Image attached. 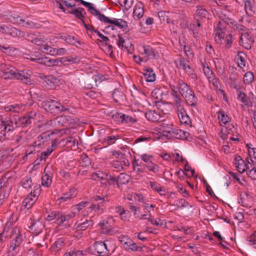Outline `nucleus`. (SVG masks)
Returning a JSON list of instances; mask_svg holds the SVG:
<instances>
[{
  "instance_id": "obj_13",
  "label": "nucleus",
  "mask_w": 256,
  "mask_h": 256,
  "mask_svg": "<svg viewBox=\"0 0 256 256\" xmlns=\"http://www.w3.org/2000/svg\"><path fill=\"white\" fill-rule=\"evenodd\" d=\"M104 79L105 78L102 74H98L94 75L92 78V84H86L84 87L90 89L94 86H98V84L101 83Z\"/></svg>"
},
{
  "instance_id": "obj_16",
  "label": "nucleus",
  "mask_w": 256,
  "mask_h": 256,
  "mask_svg": "<svg viewBox=\"0 0 256 256\" xmlns=\"http://www.w3.org/2000/svg\"><path fill=\"white\" fill-rule=\"evenodd\" d=\"M234 161L236 169L239 172L242 173L246 170V164L240 156L236 155Z\"/></svg>"
},
{
  "instance_id": "obj_27",
  "label": "nucleus",
  "mask_w": 256,
  "mask_h": 256,
  "mask_svg": "<svg viewBox=\"0 0 256 256\" xmlns=\"http://www.w3.org/2000/svg\"><path fill=\"white\" fill-rule=\"evenodd\" d=\"M75 216V213L71 212L70 214H60V215L57 219V224L59 225L62 224L64 222L68 221L70 218H74Z\"/></svg>"
},
{
  "instance_id": "obj_11",
  "label": "nucleus",
  "mask_w": 256,
  "mask_h": 256,
  "mask_svg": "<svg viewBox=\"0 0 256 256\" xmlns=\"http://www.w3.org/2000/svg\"><path fill=\"white\" fill-rule=\"evenodd\" d=\"M36 113L31 112L25 116L19 118V123L22 127H26L30 126L32 120H34Z\"/></svg>"
},
{
  "instance_id": "obj_18",
  "label": "nucleus",
  "mask_w": 256,
  "mask_h": 256,
  "mask_svg": "<svg viewBox=\"0 0 256 256\" xmlns=\"http://www.w3.org/2000/svg\"><path fill=\"white\" fill-rule=\"evenodd\" d=\"M60 38L66 41L67 43L75 46H78V45H80L82 42L76 39V38L72 36L67 34H62L60 36Z\"/></svg>"
},
{
  "instance_id": "obj_26",
  "label": "nucleus",
  "mask_w": 256,
  "mask_h": 256,
  "mask_svg": "<svg viewBox=\"0 0 256 256\" xmlns=\"http://www.w3.org/2000/svg\"><path fill=\"white\" fill-rule=\"evenodd\" d=\"M170 14V13L169 12L160 11L158 12V16L162 22H166L168 24L172 22L174 24V20H172L171 18H170L169 16Z\"/></svg>"
},
{
  "instance_id": "obj_38",
  "label": "nucleus",
  "mask_w": 256,
  "mask_h": 256,
  "mask_svg": "<svg viewBox=\"0 0 256 256\" xmlns=\"http://www.w3.org/2000/svg\"><path fill=\"white\" fill-rule=\"evenodd\" d=\"M144 53L146 54L148 58L153 59L156 57L155 50L150 46H144Z\"/></svg>"
},
{
  "instance_id": "obj_19",
  "label": "nucleus",
  "mask_w": 256,
  "mask_h": 256,
  "mask_svg": "<svg viewBox=\"0 0 256 256\" xmlns=\"http://www.w3.org/2000/svg\"><path fill=\"white\" fill-rule=\"evenodd\" d=\"M143 74L147 82H154L156 79V76L152 68H146Z\"/></svg>"
},
{
  "instance_id": "obj_48",
  "label": "nucleus",
  "mask_w": 256,
  "mask_h": 256,
  "mask_svg": "<svg viewBox=\"0 0 256 256\" xmlns=\"http://www.w3.org/2000/svg\"><path fill=\"white\" fill-rule=\"evenodd\" d=\"M245 3V10L246 13L250 16H252L254 14V11L252 10V4L254 2L247 1Z\"/></svg>"
},
{
  "instance_id": "obj_17",
  "label": "nucleus",
  "mask_w": 256,
  "mask_h": 256,
  "mask_svg": "<svg viewBox=\"0 0 256 256\" xmlns=\"http://www.w3.org/2000/svg\"><path fill=\"white\" fill-rule=\"evenodd\" d=\"M44 227V226L42 223L39 220H37L32 222L29 226V228L32 231V233L37 235L42 232Z\"/></svg>"
},
{
  "instance_id": "obj_32",
  "label": "nucleus",
  "mask_w": 256,
  "mask_h": 256,
  "mask_svg": "<svg viewBox=\"0 0 256 256\" xmlns=\"http://www.w3.org/2000/svg\"><path fill=\"white\" fill-rule=\"evenodd\" d=\"M66 116H57L54 120H50L48 123L50 124H54V125L58 126H64L65 124H66Z\"/></svg>"
},
{
  "instance_id": "obj_53",
  "label": "nucleus",
  "mask_w": 256,
  "mask_h": 256,
  "mask_svg": "<svg viewBox=\"0 0 256 256\" xmlns=\"http://www.w3.org/2000/svg\"><path fill=\"white\" fill-rule=\"evenodd\" d=\"M112 118L116 122L122 123V121L124 118V114L122 112H116L112 114Z\"/></svg>"
},
{
  "instance_id": "obj_60",
  "label": "nucleus",
  "mask_w": 256,
  "mask_h": 256,
  "mask_svg": "<svg viewBox=\"0 0 256 256\" xmlns=\"http://www.w3.org/2000/svg\"><path fill=\"white\" fill-rule=\"evenodd\" d=\"M203 71L206 76H207L208 79L212 78L211 76L212 75L213 72L210 70L208 66H206L203 64Z\"/></svg>"
},
{
  "instance_id": "obj_46",
  "label": "nucleus",
  "mask_w": 256,
  "mask_h": 256,
  "mask_svg": "<svg viewBox=\"0 0 256 256\" xmlns=\"http://www.w3.org/2000/svg\"><path fill=\"white\" fill-rule=\"evenodd\" d=\"M254 80V74L251 72H248L245 74L244 76V82L245 84H251Z\"/></svg>"
},
{
  "instance_id": "obj_24",
  "label": "nucleus",
  "mask_w": 256,
  "mask_h": 256,
  "mask_svg": "<svg viewBox=\"0 0 256 256\" xmlns=\"http://www.w3.org/2000/svg\"><path fill=\"white\" fill-rule=\"evenodd\" d=\"M145 116L149 120L154 122H158L160 118V114L155 110H150L146 112L145 114Z\"/></svg>"
},
{
  "instance_id": "obj_57",
  "label": "nucleus",
  "mask_w": 256,
  "mask_h": 256,
  "mask_svg": "<svg viewBox=\"0 0 256 256\" xmlns=\"http://www.w3.org/2000/svg\"><path fill=\"white\" fill-rule=\"evenodd\" d=\"M93 179L96 180V178L94 176H96V178H100V180H106V178L108 176V173H104L100 171H98L97 172L92 174Z\"/></svg>"
},
{
  "instance_id": "obj_44",
  "label": "nucleus",
  "mask_w": 256,
  "mask_h": 256,
  "mask_svg": "<svg viewBox=\"0 0 256 256\" xmlns=\"http://www.w3.org/2000/svg\"><path fill=\"white\" fill-rule=\"evenodd\" d=\"M64 240L62 238L58 239L52 246V249L54 252H57L60 249L61 247L64 246Z\"/></svg>"
},
{
  "instance_id": "obj_29",
  "label": "nucleus",
  "mask_w": 256,
  "mask_h": 256,
  "mask_svg": "<svg viewBox=\"0 0 256 256\" xmlns=\"http://www.w3.org/2000/svg\"><path fill=\"white\" fill-rule=\"evenodd\" d=\"M76 189L72 188L70 190V191L63 194L62 196L58 199L60 202L62 201L66 202L67 200L70 199L76 196Z\"/></svg>"
},
{
  "instance_id": "obj_1",
  "label": "nucleus",
  "mask_w": 256,
  "mask_h": 256,
  "mask_svg": "<svg viewBox=\"0 0 256 256\" xmlns=\"http://www.w3.org/2000/svg\"><path fill=\"white\" fill-rule=\"evenodd\" d=\"M218 119L220 126L222 127L218 135L221 138L224 140L227 139L228 135L232 132L234 126L230 124L231 118L228 116L222 109L220 110L218 112Z\"/></svg>"
},
{
  "instance_id": "obj_34",
  "label": "nucleus",
  "mask_w": 256,
  "mask_h": 256,
  "mask_svg": "<svg viewBox=\"0 0 256 256\" xmlns=\"http://www.w3.org/2000/svg\"><path fill=\"white\" fill-rule=\"evenodd\" d=\"M130 180V176L124 173H121L117 178L118 187H120V184H124L128 182Z\"/></svg>"
},
{
  "instance_id": "obj_35",
  "label": "nucleus",
  "mask_w": 256,
  "mask_h": 256,
  "mask_svg": "<svg viewBox=\"0 0 256 256\" xmlns=\"http://www.w3.org/2000/svg\"><path fill=\"white\" fill-rule=\"evenodd\" d=\"M94 224V222L92 220H86L83 222H82L78 224L76 227V228L78 230H86L88 227L92 226Z\"/></svg>"
},
{
  "instance_id": "obj_5",
  "label": "nucleus",
  "mask_w": 256,
  "mask_h": 256,
  "mask_svg": "<svg viewBox=\"0 0 256 256\" xmlns=\"http://www.w3.org/2000/svg\"><path fill=\"white\" fill-rule=\"evenodd\" d=\"M172 96L174 98V107L176 110L178 116L179 118L181 116L186 115L187 112L184 107V104L182 103V100L176 91L173 90Z\"/></svg>"
},
{
  "instance_id": "obj_56",
  "label": "nucleus",
  "mask_w": 256,
  "mask_h": 256,
  "mask_svg": "<svg viewBox=\"0 0 256 256\" xmlns=\"http://www.w3.org/2000/svg\"><path fill=\"white\" fill-rule=\"evenodd\" d=\"M118 40L116 43H117V44L118 45V46H119V48H121V47L122 48H124L128 50H128L129 44H126L125 41L124 40L120 35H118Z\"/></svg>"
},
{
  "instance_id": "obj_8",
  "label": "nucleus",
  "mask_w": 256,
  "mask_h": 256,
  "mask_svg": "<svg viewBox=\"0 0 256 256\" xmlns=\"http://www.w3.org/2000/svg\"><path fill=\"white\" fill-rule=\"evenodd\" d=\"M94 254H97L99 256H105L108 253L107 246L102 242H96L93 246Z\"/></svg>"
},
{
  "instance_id": "obj_12",
  "label": "nucleus",
  "mask_w": 256,
  "mask_h": 256,
  "mask_svg": "<svg viewBox=\"0 0 256 256\" xmlns=\"http://www.w3.org/2000/svg\"><path fill=\"white\" fill-rule=\"evenodd\" d=\"M11 238L12 240L10 242V248L12 251H14L16 248L20 246L22 242V236L20 232H18V233L15 232V235Z\"/></svg>"
},
{
  "instance_id": "obj_30",
  "label": "nucleus",
  "mask_w": 256,
  "mask_h": 256,
  "mask_svg": "<svg viewBox=\"0 0 256 256\" xmlns=\"http://www.w3.org/2000/svg\"><path fill=\"white\" fill-rule=\"evenodd\" d=\"M92 201L93 202H96L99 208H103L104 204L108 202V200L104 197L95 196L92 198Z\"/></svg>"
},
{
  "instance_id": "obj_3",
  "label": "nucleus",
  "mask_w": 256,
  "mask_h": 256,
  "mask_svg": "<svg viewBox=\"0 0 256 256\" xmlns=\"http://www.w3.org/2000/svg\"><path fill=\"white\" fill-rule=\"evenodd\" d=\"M42 106L47 112L54 116L68 110V108L64 107L59 102L51 99L43 102Z\"/></svg>"
},
{
  "instance_id": "obj_36",
  "label": "nucleus",
  "mask_w": 256,
  "mask_h": 256,
  "mask_svg": "<svg viewBox=\"0 0 256 256\" xmlns=\"http://www.w3.org/2000/svg\"><path fill=\"white\" fill-rule=\"evenodd\" d=\"M52 182V174L46 173L42 177V184L43 186L48 187L50 186Z\"/></svg>"
},
{
  "instance_id": "obj_21",
  "label": "nucleus",
  "mask_w": 256,
  "mask_h": 256,
  "mask_svg": "<svg viewBox=\"0 0 256 256\" xmlns=\"http://www.w3.org/2000/svg\"><path fill=\"white\" fill-rule=\"evenodd\" d=\"M112 97L114 100V102L116 104H120L123 102L125 100V95L122 92L115 89L112 93Z\"/></svg>"
},
{
  "instance_id": "obj_50",
  "label": "nucleus",
  "mask_w": 256,
  "mask_h": 256,
  "mask_svg": "<svg viewBox=\"0 0 256 256\" xmlns=\"http://www.w3.org/2000/svg\"><path fill=\"white\" fill-rule=\"evenodd\" d=\"M91 29L92 30V32H95L98 34V36L102 38V40L104 42V44H108V42H110V39L108 37L104 36L100 32H98L97 30L95 29L94 26H90Z\"/></svg>"
},
{
  "instance_id": "obj_23",
  "label": "nucleus",
  "mask_w": 256,
  "mask_h": 256,
  "mask_svg": "<svg viewBox=\"0 0 256 256\" xmlns=\"http://www.w3.org/2000/svg\"><path fill=\"white\" fill-rule=\"evenodd\" d=\"M168 132L169 133L170 136H174L172 135V132L174 134H176V138H187L188 136L190 134L189 133L182 130H172V131L168 130Z\"/></svg>"
},
{
  "instance_id": "obj_10",
  "label": "nucleus",
  "mask_w": 256,
  "mask_h": 256,
  "mask_svg": "<svg viewBox=\"0 0 256 256\" xmlns=\"http://www.w3.org/2000/svg\"><path fill=\"white\" fill-rule=\"evenodd\" d=\"M88 10L91 14L96 16H97L98 20L100 22H102L105 24H110L111 20L108 17L105 16L104 14H102L100 10L94 6V4H92V6L88 8Z\"/></svg>"
},
{
  "instance_id": "obj_6",
  "label": "nucleus",
  "mask_w": 256,
  "mask_h": 256,
  "mask_svg": "<svg viewBox=\"0 0 256 256\" xmlns=\"http://www.w3.org/2000/svg\"><path fill=\"white\" fill-rule=\"evenodd\" d=\"M32 74V71L29 70H17L14 79L20 80L26 84L30 85L32 84V80L30 78Z\"/></svg>"
},
{
  "instance_id": "obj_58",
  "label": "nucleus",
  "mask_w": 256,
  "mask_h": 256,
  "mask_svg": "<svg viewBox=\"0 0 256 256\" xmlns=\"http://www.w3.org/2000/svg\"><path fill=\"white\" fill-rule=\"evenodd\" d=\"M60 175L65 180H69L72 178L71 173L62 169L59 171Z\"/></svg>"
},
{
  "instance_id": "obj_64",
  "label": "nucleus",
  "mask_w": 256,
  "mask_h": 256,
  "mask_svg": "<svg viewBox=\"0 0 256 256\" xmlns=\"http://www.w3.org/2000/svg\"><path fill=\"white\" fill-rule=\"evenodd\" d=\"M247 174L252 179L256 180V168L254 167L252 168L247 172Z\"/></svg>"
},
{
  "instance_id": "obj_62",
  "label": "nucleus",
  "mask_w": 256,
  "mask_h": 256,
  "mask_svg": "<svg viewBox=\"0 0 256 256\" xmlns=\"http://www.w3.org/2000/svg\"><path fill=\"white\" fill-rule=\"evenodd\" d=\"M32 42L37 46H41V48L42 47V46H44L45 43V42L44 40V38H34L32 40Z\"/></svg>"
},
{
  "instance_id": "obj_22",
  "label": "nucleus",
  "mask_w": 256,
  "mask_h": 256,
  "mask_svg": "<svg viewBox=\"0 0 256 256\" xmlns=\"http://www.w3.org/2000/svg\"><path fill=\"white\" fill-rule=\"evenodd\" d=\"M15 232L16 233H18V232H20L19 228L17 227H14L8 228L7 230H6V228H5L2 234V236L4 238H11L15 235Z\"/></svg>"
},
{
  "instance_id": "obj_51",
  "label": "nucleus",
  "mask_w": 256,
  "mask_h": 256,
  "mask_svg": "<svg viewBox=\"0 0 256 256\" xmlns=\"http://www.w3.org/2000/svg\"><path fill=\"white\" fill-rule=\"evenodd\" d=\"M17 72V69L16 68H12V70L8 72V74H4L2 78L4 79H14Z\"/></svg>"
},
{
  "instance_id": "obj_33",
  "label": "nucleus",
  "mask_w": 256,
  "mask_h": 256,
  "mask_svg": "<svg viewBox=\"0 0 256 256\" xmlns=\"http://www.w3.org/2000/svg\"><path fill=\"white\" fill-rule=\"evenodd\" d=\"M110 24H114L121 29L128 26L127 22L122 19L114 18L110 20Z\"/></svg>"
},
{
  "instance_id": "obj_55",
  "label": "nucleus",
  "mask_w": 256,
  "mask_h": 256,
  "mask_svg": "<svg viewBox=\"0 0 256 256\" xmlns=\"http://www.w3.org/2000/svg\"><path fill=\"white\" fill-rule=\"evenodd\" d=\"M178 118L182 124H184L186 126H188L190 125L191 124V120L189 116L188 115V114H186V115H184V116H180Z\"/></svg>"
},
{
  "instance_id": "obj_52",
  "label": "nucleus",
  "mask_w": 256,
  "mask_h": 256,
  "mask_svg": "<svg viewBox=\"0 0 256 256\" xmlns=\"http://www.w3.org/2000/svg\"><path fill=\"white\" fill-rule=\"evenodd\" d=\"M200 19H198V20H196V24H190V28L192 30V32L193 33V36L194 38L197 36V34L198 32H195L194 31H197V29L196 28V26L198 28H200L201 26V23H200Z\"/></svg>"
},
{
  "instance_id": "obj_28",
  "label": "nucleus",
  "mask_w": 256,
  "mask_h": 256,
  "mask_svg": "<svg viewBox=\"0 0 256 256\" xmlns=\"http://www.w3.org/2000/svg\"><path fill=\"white\" fill-rule=\"evenodd\" d=\"M236 94L238 100H240L247 107L251 108V104H250L249 103L248 96L244 92L242 91H238Z\"/></svg>"
},
{
  "instance_id": "obj_20",
  "label": "nucleus",
  "mask_w": 256,
  "mask_h": 256,
  "mask_svg": "<svg viewBox=\"0 0 256 256\" xmlns=\"http://www.w3.org/2000/svg\"><path fill=\"white\" fill-rule=\"evenodd\" d=\"M36 54L34 58L28 55V57H27V58L32 62H35L45 66V62H47L46 61L48 62V57L45 56H42V54L38 52Z\"/></svg>"
},
{
  "instance_id": "obj_61",
  "label": "nucleus",
  "mask_w": 256,
  "mask_h": 256,
  "mask_svg": "<svg viewBox=\"0 0 256 256\" xmlns=\"http://www.w3.org/2000/svg\"><path fill=\"white\" fill-rule=\"evenodd\" d=\"M106 180L110 185H114V184H116L118 186L117 178H116L114 176H112L108 173V176L106 178Z\"/></svg>"
},
{
  "instance_id": "obj_37",
  "label": "nucleus",
  "mask_w": 256,
  "mask_h": 256,
  "mask_svg": "<svg viewBox=\"0 0 256 256\" xmlns=\"http://www.w3.org/2000/svg\"><path fill=\"white\" fill-rule=\"evenodd\" d=\"M50 138V136L49 134H42L39 136L38 137V142H39V143L37 144L36 142H34L33 144L34 146H40L42 143H44L45 142L48 141L49 140Z\"/></svg>"
},
{
  "instance_id": "obj_47",
  "label": "nucleus",
  "mask_w": 256,
  "mask_h": 256,
  "mask_svg": "<svg viewBox=\"0 0 256 256\" xmlns=\"http://www.w3.org/2000/svg\"><path fill=\"white\" fill-rule=\"evenodd\" d=\"M66 14L74 15L75 17L80 20L82 22L83 20V18L85 17L77 8H74L70 10H67Z\"/></svg>"
},
{
  "instance_id": "obj_2",
  "label": "nucleus",
  "mask_w": 256,
  "mask_h": 256,
  "mask_svg": "<svg viewBox=\"0 0 256 256\" xmlns=\"http://www.w3.org/2000/svg\"><path fill=\"white\" fill-rule=\"evenodd\" d=\"M178 85L179 91L185 99L187 104L191 106H196L198 98L195 96L194 92L184 82H178Z\"/></svg>"
},
{
  "instance_id": "obj_39",
  "label": "nucleus",
  "mask_w": 256,
  "mask_h": 256,
  "mask_svg": "<svg viewBox=\"0 0 256 256\" xmlns=\"http://www.w3.org/2000/svg\"><path fill=\"white\" fill-rule=\"evenodd\" d=\"M246 55L244 52L240 51L238 52L237 55V60L238 62V65L241 68H242L246 66Z\"/></svg>"
},
{
  "instance_id": "obj_63",
  "label": "nucleus",
  "mask_w": 256,
  "mask_h": 256,
  "mask_svg": "<svg viewBox=\"0 0 256 256\" xmlns=\"http://www.w3.org/2000/svg\"><path fill=\"white\" fill-rule=\"evenodd\" d=\"M184 70L186 71L189 76H190L192 78H196L194 70L190 65Z\"/></svg>"
},
{
  "instance_id": "obj_14",
  "label": "nucleus",
  "mask_w": 256,
  "mask_h": 256,
  "mask_svg": "<svg viewBox=\"0 0 256 256\" xmlns=\"http://www.w3.org/2000/svg\"><path fill=\"white\" fill-rule=\"evenodd\" d=\"M253 41L248 33L242 34L240 40V43L244 48L249 50L251 48V43Z\"/></svg>"
},
{
  "instance_id": "obj_45",
  "label": "nucleus",
  "mask_w": 256,
  "mask_h": 256,
  "mask_svg": "<svg viewBox=\"0 0 256 256\" xmlns=\"http://www.w3.org/2000/svg\"><path fill=\"white\" fill-rule=\"evenodd\" d=\"M41 50L44 53L50 54L52 56L56 55V48L51 47L50 46L47 45L46 44L42 46V47L40 48Z\"/></svg>"
},
{
  "instance_id": "obj_41",
  "label": "nucleus",
  "mask_w": 256,
  "mask_h": 256,
  "mask_svg": "<svg viewBox=\"0 0 256 256\" xmlns=\"http://www.w3.org/2000/svg\"><path fill=\"white\" fill-rule=\"evenodd\" d=\"M54 150V149L52 148H47L46 151L43 152L40 154V156L38 158V160H39L40 162H42V160L45 162L48 156H50Z\"/></svg>"
},
{
  "instance_id": "obj_4",
  "label": "nucleus",
  "mask_w": 256,
  "mask_h": 256,
  "mask_svg": "<svg viewBox=\"0 0 256 256\" xmlns=\"http://www.w3.org/2000/svg\"><path fill=\"white\" fill-rule=\"evenodd\" d=\"M40 191V186L38 184L34 186V191L31 192L30 194L24 199L22 204V209L28 210L32 208V205L35 203L37 198L39 196Z\"/></svg>"
},
{
  "instance_id": "obj_9",
  "label": "nucleus",
  "mask_w": 256,
  "mask_h": 256,
  "mask_svg": "<svg viewBox=\"0 0 256 256\" xmlns=\"http://www.w3.org/2000/svg\"><path fill=\"white\" fill-rule=\"evenodd\" d=\"M46 62L48 61L46 60ZM69 64L67 57L56 59H52L48 57V62H45V66H60L62 64L68 65Z\"/></svg>"
},
{
  "instance_id": "obj_25",
  "label": "nucleus",
  "mask_w": 256,
  "mask_h": 256,
  "mask_svg": "<svg viewBox=\"0 0 256 256\" xmlns=\"http://www.w3.org/2000/svg\"><path fill=\"white\" fill-rule=\"evenodd\" d=\"M197 10L196 11L194 19L196 20H198V19L202 20L208 16L207 11L202 8L201 6H196Z\"/></svg>"
},
{
  "instance_id": "obj_54",
  "label": "nucleus",
  "mask_w": 256,
  "mask_h": 256,
  "mask_svg": "<svg viewBox=\"0 0 256 256\" xmlns=\"http://www.w3.org/2000/svg\"><path fill=\"white\" fill-rule=\"evenodd\" d=\"M248 153L252 162H255L256 161V148L248 147Z\"/></svg>"
},
{
  "instance_id": "obj_59",
  "label": "nucleus",
  "mask_w": 256,
  "mask_h": 256,
  "mask_svg": "<svg viewBox=\"0 0 256 256\" xmlns=\"http://www.w3.org/2000/svg\"><path fill=\"white\" fill-rule=\"evenodd\" d=\"M189 63L190 62L184 57L180 58V65L184 70H186L190 66Z\"/></svg>"
},
{
  "instance_id": "obj_42",
  "label": "nucleus",
  "mask_w": 256,
  "mask_h": 256,
  "mask_svg": "<svg viewBox=\"0 0 256 256\" xmlns=\"http://www.w3.org/2000/svg\"><path fill=\"white\" fill-rule=\"evenodd\" d=\"M107 224H108V222H106V224L104 222L100 223V225L102 226V233L109 234H113L116 233L114 228H108Z\"/></svg>"
},
{
  "instance_id": "obj_40",
  "label": "nucleus",
  "mask_w": 256,
  "mask_h": 256,
  "mask_svg": "<svg viewBox=\"0 0 256 256\" xmlns=\"http://www.w3.org/2000/svg\"><path fill=\"white\" fill-rule=\"evenodd\" d=\"M156 106L158 110L162 112L164 114H169L170 110L168 108V106L166 103L158 102H156Z\"/></svg>"
},
{
  "instance_id": "obj_7",
  "label": "nucleus",
  "mask_w": 256,
  "mask_h": 256,
  "mask_svg": "<svg viewBox=\"0 0 256 256\" xmlns=\"http://www.w3.org/2000/svg\"><path fill=\"white\" fill-rule=\"evenodd\" d=\"M17 127L16 122L13 123L12 120H4L3 116L0 115V131L4 132H12Z\"/></svg>"
},
{
  "instance_id": "obj_49",
  "label": "nucleus",
  "mask_w": 256,
  "mask_h": 256,
  "mask_svg": "<svg viewBox=\"0 0 256 256\" xmlns=\"http://www.w3.org/2000/svg\"><path fill=\"white\" fill-rule=\"evenodd\" d=\"M22 186L25 188H30L33 184L32 179L30 177H26L22 180Z\"/></svg>"
},
{
  "instance_id": "obj_31",
  "label": "nucleus",
  "mask_w": 256,
  "mask_h": 256,
  "mask_svg": "<svg viewBox=\"0 0 256 256\" xmlns=\"http://www.w3.org/2000/svg\"><path fill=\"white\" fill-rule=\"evenodd\" d=\"M8 32H7V34H9L10 36H11L12 37H22L24 36V34L23 32L19 30L17 28L11 26H8Z\"/></svg>"
},
{
  "instance_id": "obj_15",
  "label": "nucleus",
  "mask_w": 256,
  "mask_h": 256,
  "mask_svg": "<svg viewBox=\"0 0 256 256\" xmlns=\"http://www.w3.org/2000/svg\"><path fill=\"white\" fill-rule=\"evenodd\" d=\"M144 4L141 2H138L136 4L133 10L134 18L139 20L143 16L144 13Z\"/></svg>"
},
{
  "instance_id": "obj_43",
  "label": "nucleus",
  "mask_w": 256,
  "mask_h": 256,
  "mask_svg": "<svg viewBox=\"0 0 256 256\" xmlns=\"http://www.w3.org/2000/svg\"><path fill=\"white\" fill-rule=\"evenodd\" d=\"M12 68H15L12 66L4 64H2L0 65V77L2 78V76L4 74H8V72L12 70Z\"/></svg>"
}]
</instances>
